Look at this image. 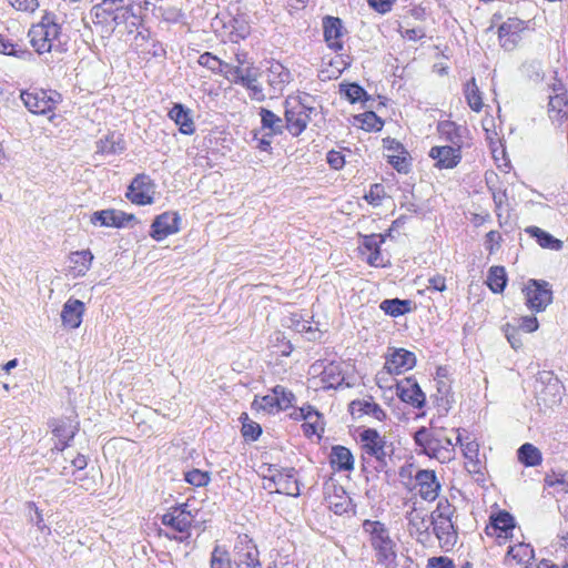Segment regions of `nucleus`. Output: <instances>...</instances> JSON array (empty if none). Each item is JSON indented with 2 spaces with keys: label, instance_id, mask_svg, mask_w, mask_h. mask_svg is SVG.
Here are the masks:
<instances>
[{
  "label": "nucleus",
  "instance_id": "f257e3e1",
  "mask_svg": "<svg viewBox=\"0 0 568 568\" xmlns=\"http://www.w3.org/2000/svg\"><path fill=\"white\" fill-rule=\"evenodd\" d=\"M415 443L422 450L440 463H447L455 458V446L452 435L444 427L436 426L434 422L430 427H422L414 435Z\"/></svg>",
  "mask_w": 568,
  "mask_h": 568
},
{
  "label": "nucleus",
  "instance_id": "f03ea898",
  "mask_svg": "<svg viewBox=\"0 0 568 568\" xmlns=\"http://www.w3.org/2000/svg\"><path fill=\"white\" fill-rule=\"evenodd\" d=\"M60 36L61 26L58 22V17L50 11H45L41 20L33 24L28 32L30 43L38 54L64 51Z\"/></svg>",
  "mask_w": 568,
  "mask_h": 568
},
{
  "label": "nucleus",
  "instance_id": "7ed1b4c3",
  "mask_svg": "<svg viewBox=\"0 0 568 568\" xmlns=\"http://www.w3.org/2000/svg\"><path fill=\"white\" fill-rule=\"evenodd\" d=\"M362 526L364 532L369 535L371 545L376 552L377 564L383 565L385 568H396V545L390 538L388 528L385 524L377 520L366 519Z\"/></svg>",
  "mask_w": 568,
  "mask_h": 568
},
{
  "label": "nucleus",
  "instance_id": "20e7f679",
  "mask_svg": "<svg viewBox=\"0 0 568 568\" xmlns=\"http://www.w3.org/2000/svg\"><path fill=\"white\" fill-rule=\"evenodd\" d=\"M359 443L363 460L376 463L375 469L383 470L387 466V460L394 454L393 443L381 435L375 428H364L359 432Z\"/></svg>",
  "mask_w": 568,
  "mask_h": 568
},
{
  "label": "nucleus",
  "instance_id": "39448f33",
  "mask_svg": "<svg viewBox=\"0 0 568 568\" xmlns=\"http://www.w3.org/2000/svg\"><path fill=\"white\" fill-rule=\"evenodd\" d=\"M313 97L304 93L285 102V123L293 136H298L311 121L316 109L312 105Z\"/></svg>",
  "mask_w": 568,
  "mask_h": 568
},
{
  "label": "nucleus",
  "instance_id": "423d86ee",
  "mask_svg": "<svg viewBox=\"0 0 568 568\" xmlns=\"http://www.w3.org/2000/svg\"><path fill=\"white\" fill-rule=\"evenodd\" d=\"M453 513L454 508L445 500L438 503L437 509L432 515L433 531L445 551L450 550L457 542V531L452 521Z\"/></svg>",
  "mask_w": 568,
  "mask_h": 568
},
{
  "label": "nucleus",
  "instance_id": "0eeeda50",
  "mask_svg": "<svg viewBox=\"0 0 568 568\" xmlns=\"http://www.w3.org/2000/svg\"><path fill=\"white\" fill-rule=\"evenodd\" d=\"M20 98L24 106L33 114L52 112L61 101V94L53 90L30 89L23 90Z\"/></svg>",
  "mask_w": 568,
  "mask_h": 568
},
{
  "label": "nucleus",
  "instance_id": "6e6552de",
  "mask_svg": "<svg viewBox=\"0 0 568 568\" xmlns=\"http://www.w3.org/2000/svg\"><path fill=\"white\" fill-rule=\"evenodd\" d=\"M526 305L535 312H542L552 302V291L546 281L529 280L524 288Z\"/></svg>",
  "mask_w": 568,
  "mask_h": 568
},
{
  "label": "nucleus",
  "instance_id": "1a4fd4ad",
  "mask_svg": "<svg viewBox=\"0 0 568 568\" xmlns=\"http://www.w3.org/2000/svg\"><path fill=\"white\" fill-rule=\"evenodd\" d=\"M272 475H263L264 479L268 481L265 488H273L278 494L297 497L300 495V486L296 478L295 468L274 469Z\"/></svg>",
  "mask_w": 568,
  "mask_h": 568
},
{
  "label": "nucleus",
  "instance_id": "9d476101",
  "mask_svg": "<svg viewBox=\"0 0 568 568\" xmlns=\"http://www.w3.org/2000/svg\"><path fill=\"white\" fill-rule=\"evenodd\" d=\"M154 183L146 174H138L131 182L126 197L138 205H148L153 203Z\"/></svg>",
  "mask_w": 568,
  "mask_h": 568
},
{
  "label": "nucleus",
  "instance_id": "9b49d317",
  "mask_svg": "<svg viewBox=\"0 0 568 568\" xmlns=\"http://www.w3.org/2000/svg\"><path fill=\"white\" fill-rule=\"evenodd\" d=\"M526 22L518 18H508L498 28V38L501 48L513 51L521 40Z\"/></svg>",
  "mask_w": 568,
  "mask_h": 568
},
{
  "label": "nucleus",
  "instance_id": "f8f14e48",
  "mask_svg": "<svg viewBox=\"0 0 568 568\" xmlns=\"http://www.w3.org/2000/svg\"><path fill=\"white\" fill-rule=\"evenodd\" d=\"M180 221L178 212H164L158 215L152 222L150 236L155 241H163L179 232Z\"/></svg>",
  "mask_w": 568,
  "mask_h": 568
},
{
  "label": "nucleus",
  "instance_id": "ddd939ff",
  "mask_svg": "<svg viewBox=\"0 0 568 568\" xmlns=\"http://www.w3.org/2000/svg\"><path fill=\"white\" fill-rule=\"evenodd\" d=\"M49 426L52 428V434L58 439L51 448L52 454L63 452L70 445V442L74 438L78 432V425L73 424L69 418L52 419L49 423Z\"/></svg>",
  "mask_w": 568,
  "mask_h": 568
},
{
  "label": "nucleus",
  "instance_id": "4468645a",
  "mask_svg": "<svg viewBox=\"0 0 568 568\" xmlns=\"http://www.w3.org/2000/svg\"><path fill=\"white\" fill-rule=\"evenodd\" d=\"M234 562L237 568H262L258 550L246 536L235 545Z\"/></svg>",
  "mask_w": 568,
  "mask_h": 568
},
{
  "label": "nucleus",
  "instance_id": "2eb2a0df",
  "mask_svg": "<svg viewBox=\"0 0 568 568\" xmlns=\"http://www.w3.org/2000/svg\"><path fill=\"white\" fill-rule=\"evenodd\" d=\"M396 394L402 402L415 408H423L426 403V395L414 378H404L396 383Z\"/></svg>",
  "mask_w": 568,
  "mask_h": 568
},
{
  "label": "nucleus",
  "instance_id": "dca6fc26",
  "mask_svg": "<svg viewBox=\"0 0 568 568\" xmlns=\"http://www.w3.org/2000/svg\"><path fill=\"white\" fill-rule=\"evenodd\" d=\"M515 528V518L505 510L493 514L485 531L490 537L508 539Z\"/></svg>",
  "mask_w": 568,
  "mask_h": 568
},
{
  "label": "nucleus",
  "instance_id": "f3484780",
  "mask_svg": "<svg viewBox=\"0 0 568 568\" xmlns=\"http://www.w3.org/2000/svg\"><path fill=\"white\" fill-rule=\"evenodd\" d=\"M428 155L439 170L454 169L462 161V150L450 145L433 146Z\"/></svg>",
  "mask_w": 568,
  "mask_h": 568
},
{
  "label": "nucleus",
  "instance_id": "a211bd4d",
  "mask_svg": "<svg viewBox=\"0 0 568 568\" xmlns=\"http://www.w3.org/2000/svg\"><path fill=\"white\" fill-rule=\"evenodd\" d=\"M187 505L182 504L171 508L170 511L164 514L161 518V523L164 526L173 528L179 532H186L194 519L190 510L186 509Z\"/></svg>",
  "mask_w": 568,
  "mask_h": 568
},
{
  "label": "nucleus",
  "instance_id": "6ab92c4d",
  "mask_svg": "<svg viewBox=\"0 0 568 568\" xmlns=\"http://www.w3.org/2000/svg\"><path fill=\"white\" fill-rule=\"evenodd\" d=\"M416 365V356L414 353L404 348L394 349L392 354L386 357L384 369L387 374L399 375Z\"/></svg>",
  "mask_w": 568,
  "mask_h": 568
},
{
  "label": "nucleus",
  "instance_id": "aec40b11",
  "mask_svg": "<svg viewBox=\"0 0 568 568\" xmlns=\"http://www.w3.org/2000/svg\"><path fill=\"white\" fill-rule=\"evenodd\" d=\"M437 132L440 139L448 143L447 145L458 148L459 150L465 145V140L468 135V129L466 126L449 120L438 122Z\"/></svg>",
  "mask_w": 568,
  "mask_h": 568
},
{
  "label": "nucleus",
  "instance_id": "412c9836",
  "mask_svg": "<svg viewBox=\"0 0 568 568\" xmlns=\"http://www.w3.org/2000/svg\"><path fill=\"white\" fill-rule=\"evenodd\" d=\"M322 26L324 31V39L328 48L334 51L342 50L343 37L345 34L342 20L337 17L326 16L323 18Z\"/></svg>",
  "mask_w": 568,
  "mask_h": 568
},
{
  "label": "nucleus",
  "instance_id": "4be33fe9",
  "mask_svg": "<svg viewBox=\"0 0 568 568\" xmlns=\"http://www.w3.org/2000/svg\"><path fill=\"white\" fill-rule=\"evenodd\" d=\"M135 220L133 214H126L118 210H102L97 211L91 215V223L106 227H122L128 222Z\"/></svg>",
  "mask_w": 568,
  "mask_h": 568
},
{
  "label": "nucleus",
  "instance_id": "5701e85b",
  "mask_svg": "<svg viewBox=\"0 0 568 568\" xmlns=\"http://www.w3.org/2000/svg\"><path fill=\"white\" fill-rule=\"evenodd\" d=\"M415 480L418 486V493L425 500H434L438 496L440 488L436 479L434 470L422 469L415 475Z\"/></svg>",
  "mask_w": 568,
  "mask_h": 568
},
{
  "label": "nucleus",
  "instance_id": "b1692460",
  "mask_svg": "<svg viewBox=\"0 0 568 568\" xmlns=\"http://www.w3.org/2000/svg\"><path fill=\"white\" fill-rule=\"evenodd\" d=\"M540 381L546 385L539 390V397L546 405H554L560 402L562 385L560 381L549 372L540 375Z\"/></svg>",
  "mask_w": 568,
  "mask_h": 568
},
{
  "label": "nucleus",
  "instance_id": "393cba45",
  "mask_svg": "<svg viewBox=\"0 0 568 568\" xmlns=\"http://www.w3.org/2000/svg\"><path fill=\"white\" fill-rule=\"evenodd\" d=\"M349 413L354 418H361L363 415H369L375 419L383 422L387 415L385 410L375 402L369 399H355L349 404Z\"/></svg>",
  "mask_w": 568,
  "mask_h": 568
},
{
  "label": "nucleus",
  "instance_id": "a878e982",
  "mask_svg": "<svg viewBox=\"0 0 568 568\" xmlns=\"http://www.w3.org/2000/svg\"><path fill=\"white\" fill-rule=\"evenodd\" d=\"M326 501L328 508L336 515H343L354 508L351 497L342 486L333 485L332 491L327 493Z\"/></svg>",
  "mask_w": 568,
  "mask_h": 568
},
{
  "label": "nucleus",
  "instance_id": "bb28decb",
  "mask_svg": "<svg viewBox=\"0 0 568 568\" xmlns=\"http://www.w3.org/2000/svg\"><path fill=\"white\" fill-rule=\"evenodd\" d=\"M385 242L382 234H371L363 236L362 247L369 252L367 263L371 266H385L386 261L381 253V245Z\"/></svg>",
  "mask_w": 568,
  "mask_h": 568
},
{
  "label": "nucleus",
  "instance_id": "cd10ccee",
  "mask_svg": "<svg viewBox=\"0 0 568 568\" xmlns=\"http://www.w3.org/2000/svg\"><path fill=\"white\" fill-rule=\"evenodd\" d=\"M84 303L79 300L69 298L61 312V321L65 327L78 328L82 323Z\"/></svg>",
  "mask_w": 568,
  "mask_h": 568
},
{
  "label": "nucleus",
  "instance_id": "c85d7f7f",
  "mask_svg": "<svg viewBox=\"0 0 568 568\" xmlns=\"http://www.w3.org/2000/svg\"><path fill=\"white\" fill-rule=\"evenodd\" d=\"M568 99L565 92L558 95H549L548 114L551 122L560 126L568 119Z\"/></svg>",
  "mask_w": 568,
  "mask_h": 568
},
{
  "label": "nucleus",
  "instance_id": "c756f323",
  "mask_svg": "<svg viewBox=\"0 0 568 568\" xmlns=\"http://www.w3.org/2000/svg\"><path fill=\"white\" fill-rule=\"evenodd\" d=\"M116 6H120V0H102L99 4L93 6L91 9L93 23L110 28Z\"/></svg>",
  "mask_w": 568,
  "mask_h": 568
},
{
  "label": "nucleus",
  "instance_id": "7c9ffc66",
  "mask_svg": "<svg viewBox=\"0 0 568 568\" xmlns=\"http://www.w3.org/2000/svg\"><path fill=\"white\" fill-rule=\"evenodd\" d=\"M261 130L258 132L267 133V135H280L283 133V130L286 128V123L275 114L273 111L261 108Z\"/></svg>",
  "mask_w": 568,
  "mask_h": 568
},
{
  "label": "nucleus",
  "instance_id": "2f4dec72",
  "mask_svg": "<svg viewBox=\"0 0 568 568\" xmlns=\"http://www.w3.org/2000/svg\"><path fill=\"white\" fill-rule=\"evenodd\" d=\"M169 116L179 126L183 134H193L195 131L194 122L190 115V111L182 104H174L170 110Z\"/></svg>",
  "mask_w": 568,
  "mask_h": 568
},
{
  "label": "nucleus",
  "instance_id": "473e14b6",
  "mask_svg": "<svg viewBox=\"0 0 568 568\" xmlns=\"http://www.w3.org/2000/svg\"><path fill=\"white\" fill-rule=\"evenodd\" d=\"M126 149L125 142L120 134L111 133L97 142V153L102 155H115Z\"/></svg>",
  "mask_w": 568,
  "mask_h": 568
},
{
  "label": "nucleus",
  "instance_id": "72a5a7b5",
  "mask_svg": "<svg viewBox=\"0 0 568 568\" xmlns=\"http://www.w3.org/2000/svg\"><path fill=\"white\" fill-rule=\"evenodd\" d=\"M248 91V95L252 100L264 101L265 94L263 88L257 79L256 69L251 64L245 67V78L241 83Z\"/></svg>",
  "mask_w": 568,
  "mask_h": 568
},
{
  "label": "nucleus",
  "instance_id": "f704fd0d",
  "mask_svg": "<svg viewBox=\"0 0 568 568\" xmlns=\"http://www.w3.org/2000/svg\"><path fill=\"white\" fill-rule=\"evenodd\" d=\"M331 465L337 470H352L354 457L351 450L344 446H334L329 456Z\"/></svg>",
  "mask_w": 568,
  "mask_h": 568
},
{
  "label": "nucleus",
  "instance_id": "c9c22d12",
  "mask_svg": "<svg viewBox=\"0 0 568 568\" xmlns=\"http://www.w3.org/2000/svg\"><path fill=\"white\" fill-rule=\"evenodd\" d=\"M389 151H394L393 154H388V163L398 172V173H408L410 170V158L407 151L404 150L403 145L399 143H395V146H389Z\"/></svg>",
  "mask_w": 568,
  "mask_h": 568
},
{
  "label": "nucleus",
  "instance_id": "e433bc0d",
  "mask_svg": "<svg viewBox=\"0 0 568 568\" xmlns=\"http://www.w3.org/2000/svg\"><path fill=\"white\" fill-rule=\"evenodd\" d=\"M74 276H83L90 270L93 254L89 250L72 252L69 256Z\"/></svg>",
  "mask_w": 568,
  "mask_h": 568
},
{
  "label": "nucleus",
  "instance_id": "4c0bfd02",
  "mask_svg": "<svg viewBox=\"0 0 568 568\" xmlns=\"http://www.w3.org/2000/svg\"><path fill=\"white\" fill-rule=\"evenodd\" d=\"M291 73L281 63H273L267 72V83L275 90L281 91L285 83L290 82Z\"/></svg>",
  "mask_w": 568,
  "mask_h": 568
},
{
  "label": "nucleus",
  "instance_id": "58836bf2",
  "mask_svg": "<svg viewBox=\"0 0 568 568\" xmlns=\"http://www.w3.org/2000/svg\"><path fill=\"white\" fill-rule=\"evenodd\" d=\"M464 94H465V99H466L468 106L474 112H480L484 106V103H483L481 93L479 91V88L476 83L475 78H471L469 81H467L465 83Z\"/></svg>",
  "mask_w": 568,
  "mask_h": 568
},
{
  "label": "nucleus",
  "instance_id": "ea45409f",
  "mask_svg": "<svg viewBox=\"0 0 568 568\" xmlns=\"http://www.w3.org/2000/svg\"><path fill=\"white\" fill-rule=\"evenodd\" d=\"M532 237L536 239L538 244L544 248L559 251L562 247V242L554 237L550 233L542 231L537 226H530L526 230Z\"/></svg>",
  "mask_w": 568,
  "mask_h": 568
},
{
  "label": "nucleus",
  "instance_id": "a19ab883",
  "mask_svg": "<svg viewBox=\"0 0 568 568\" xmlns=\"http://www.w3.org/2000/svg\"><path fill=\"white\" fill-rule=\"evenodd\" d=\"M379 307L385 314L397 317L412 311V301L399 298L384 300Z\"/></svg>",
  "mask_w": 568,
  "mask_h": 568
},
{
  "label": "nucleus",
  "instance_id": "79ce46f5",
  "mask_svg": "<svg viewBox=\"0 0 568 568\" xmlns=\"http://www.w3.org/2000/svg\"><path fill=\"white\" fill-rule=\"evenodd\" d=\"M455 444H460L464 456L469 460V471L480 473V462L475 459L478 456L479 445L475 440L463 444L460 434L456 436Z\"/></svg>",
  "mask_w": 568,
  "mask_h": 568
},
{
  "label": "nucleus",
  "instance_id": "37998d69",
  "mask_svg": "<svg viewBox=\"0 0 568 568\" xmlns=\"http://www.w3.org/2000/svg\"><path fill=\"white\" fill-rule=\"evenodd\" d=\"M321 381L326 388H336L344 381L339 365L329 363L321 372Z\"/></svg>",
  "mask_w": 568,
  "mask_h": 568
},
{
  "label": "nucleus",
  "instance_id": "c03bdc74",
  "mask_svg": "<svg viewBox=\"0 0 568 568\" xmlns=\"http://www.w3.org/2000/svg\"><path fill=\"white\" fill-rule=\"evenodd\" d=\"M518 459L527 467H534L541 463V453L532 444L526 443L518 449Z\"/></svg>",
  "mask_w": 568,
  "mask_h": 568
},
{
  "label": "nucleus",
  "instance_id": "a18cd8bd",
  "mask_svg": "<svg viewBox=\"0 0 568 568\" xmlns=\"http://www.w3.org/2000/svg\"><path fill=\"white\" fill-rule=\"evenodd\" d=\"M507 556L516 560L517 564L528 567L530 561L534 559V549L528 544L519 542L509 547Z\"/></svg>",
  "mask_w": 568,
  "mask_h": 568
},
{
  "label": "nucleus",
  "instance_id": "49530a36",
  "mask_svg": "<svg viewBox=\"0 0 568 568\" xmlns=\"http://www.w3.org/2000/svg\"><path fill=\"white\" fill-rule=\"evenodd\" d=\"M507 283L506 270L504 266H491L487 276V285L494 293H501Z\"/></svg>",
  "mask_w": 568,
  "mask_h": 568
},
{
  "label": "nucleus",
  "instance_id": "de8ad7c7",
  "mask_svg": "<svg viewBox=\"0 0 568 568\" xmlns=\"http://www.w3.org/2000/svg\"><path fill=\"white\" fill-rule=\"evenodd\" d=\"M545 484L548 487H552L558 494L568 493V474L567 473H555L547 474L545 477Z\"/></svg>",
  "mask_w": 568,
  "mask_h": 568
},
{
  "label": "nucleus",
  "instance_id": "09e8293b",
  "mask_svg": "<svg viewBox=\"0 0 568 568\" xmlns=\"http://www.w3.org/2000/svg\"><path fill=\"white\" fill-rule=\"evenodd\" d=\"M252 407L257 410H264L266 413L280 412L278 399L273 392L272 394L255 398L252 403Z\"/></svg>",
  "mask_w": 568,
  "mask_h": 568
},
{
  "label": "nucleus",
  "instance_id": "8fccbe9b",
  "mask_svg": "<svg viewBox=\"0 0 568 568\" xmlns=\"http://www.w3.org/2000/svg\"><path fill=\"white\" fill-rule=\"evenodd\" d=\"M133 16V8L131 6H125L123 0H120V6H116V10H114L109 29L114 30L116 26L125 23L129 18Z\"/></svg>",
  "mask_w": 568,
  "mask_h": 568
},
{
  "label": "nucleus",
  "instance_id": "3c124183",
  "mask_svg": "<svg viewBox=\"0 0 568 568\" xmlns=\"http://www.w3.org/2000/svg\"><path fill=\"white\" fill-rule=\"evenodd\" d=\"M241 419L243 420V423H242L243 437L248 440H256L262 434V428H261L260 424L248 419L247 414H245V413L242 414Z\"/></svg>",
  "mask_w": 568,
  "mask_h": 568
},
{
  "label": "nucleus",
  "instance_id": "603ef678",
  "mask_svg": "<svg viewBox=\"0 0 568 568\" xmlns=\"http://www.w3.org/2000/svg\"><path fill=\"white\" fill-rule=\"evenodd\" d=\"M211 568H233L226 550L215 546L211 555Z\"/></svg>",
  "mask_w": 568,
  "mask_h": 568
},
{
  "label": "nucleus",
  "instance_id": "864d4df0",
  "mask_svg": "<svg viewBox=\"0 0 568 568\" xmlns=\"http://www.w3.org/2000/svg\"><path fill=\"white\" fill-rule=\"evenodd\" d=\"M222 74L226 80L231 83L240 84L243 82L245 78V68L240 65H231L224 62Z\"/></svg>",
  "mask_w": 568,
  "mask_h": 568
},
{
  "label": "nucleus",
  "instance_id": "5fc2aeb1",
  "mask_svg": "<svg viewBox=\"0 0 568 568\" xmlns=\"http://www.w3.org/2000/svg\"><path fill=\"white\" fill-rule=\"evenodd\" d=\"M199 64L207 68L214 73H222L224 61L213 55L211 52H204L199 57Z\"/></svg>",
  "mask_w": 568,
  "mask_h": 568
},
{
  "label": "nucleus",
  "instance_id": "6e6d98bb",
  "mask_svg": "<svg viewBox=\"0 0 568 568\" xmlns=\"http://www.w3.org/2000/svg\"><path fill=\"white\" fill-rule=\"evenodd\" d=\"M341 91L344 92L345 97L351 103L361 102L367 99L366 91L357 83H349L345 85V89H342Z\"/></svg>",
  "mask_w": 568,
  "mask_h": 568
},
{
  "label": "nucleus",
  "instance_id": "4d7b16f0",
  "mask_svg": "<svg viewBox=\"0 0 568 568\" xmlns=\"http://www.w3.org/2000/svg\"><path fill=\"white\" fill-rule=\"evenodd\" d=\"M273 393H275L278 399L280 410H285L293 405L295 396L291 390L286 389L284 386L276 385L273 388Z\"/></svg>",
  "mask_w": 568,
  "mask_h": 568
},
{
  "label": "nucleus",
  "instance_id": "13d9d810",
  "mask_svg": "<svg viewBox=\"0 0 568 568\" xmlns=\"http://www.w3.org/2000/svg\"><path fill=\"white\" fill-rule=\"evenodd\" d=\"M0 53L18 58L31 57L32 54L23 49H17V45L0 34Z\"/></svg>",
  "mask_w": 568,
  "mask_h": 568
},
{
  "label": "nucleus",
  "instance_id": "bf43d9fd",
  "mask_svg": "<svg viewBox=\"0 0 568 568\" xmlns=\"http://www.w3.org/2000/svg\"><path fill=\"white\" fill-rule=\"evenodd\" d=\"M184 479L193 486L202 487L207 485L210 476L206 471L194 468L185 473Z\"/></svg>",
  "mask_w": 568,
  "mask_h": 568
},
{
  "label": "nucleus",
  "instance_id": "052dcab7",
  "mask_svg": "<svg viewBox=\"0 0 568 568\" xmlns=\"http://www.w3.org/2000/svg\"><path fill=\"white\" fill-rule=\"evenodd\" d=\"M363 128L366 130H381L383 126L382 120L374 112H366L363 114Z\"/></svg>",
  "mask_w": 568,
  "mask_h": 568
},
{
  "label": "nucleus",
  "instance_id": "680f3d73",
  "mask_svg": "<svg viewBox=\"0 0 568 568\" xmlns=\"http://www.w3.org/2000/svg\"><path fill=\"white\" fill-rule=\"evenodd\" d=\"M8 2L17 10L33 12L38 7V0H8Z\"/></svg>",
  "mask_w": 568,
  "mask_h": 568
},
{
  "label": "nucleus",
  "instance_id": "e2e57ef3",
  "mask_svg": "<svg viewBox=\"0 0 568 568\" xmlns=\"http://www.w3.org/2000/svg\"><path fill=\"white\" fill-rule=\"evenodd\" d=\"M321 417V414L311 405H307V406H304V407H301L298 409V413L296 414L295 418L296 419H303V420H306V422H311V420H318Z\"/></svg>",
  "mask_w": 568,
  "mask_h": 568
},
{
  "label": "nucleus",
  "instance_id": "0e129e2a",
  "mask_svg": "<svg viewBox=\"0 0 568 568\" xmlns=\"http://www.w3.org/2000/svg\"><path fill=\"white\" fill-rule=\"evenodd\" d=\"M426 568H455V564L448 557H432L428 559Z\"/></svg>",
  "mask_w": 568,
  "mask_h": 568
},
{
  "label": "nucleus",
  "instance_id": "69168bd1",
  "mask_svg": "<svg viewBox=\"0 0 568 568\" xmlns=\"http://www.w3.org/2000/svg\"><path fill=\"white\" fill-rule=\"evenodd\" d=\"M368 4L378 13L389 12L396 0H367Z\"/></svg>",
  "mask_w": 568,
  "mask_h": 568
},
{
  "label": "nucleus",
  "instance_id": "338daca9",
  "mask_svg": "<svg viewBox=\"0 0 568 568\" xmlns=\"http://www.w3.org/2000/svg\"><path fill=\"white\" fill-rule=\"evenodd\" d=\"M326 160L331 168L334 170H339L345 164L344 155L341 152L334 150L327 153Z\"/></svg>",
  "mask_w": 568,
  "mask_h": 568
},
{
  "label": "nucleus",
  "instance_id": "774afa93",
  "mask_svg": "<svg viewBox=\"0 0 568 568\" xmlns=\"http://www.w3.org/2000/svg\"><path fill=\"white\" fill-rule=\"evenodd\" d=\"M427 290L444 292L446 290V278L440 274L429 277Z\"/></svg>",
  "mask_w": 568,
  "mask_h": 568
}]
</instances>
